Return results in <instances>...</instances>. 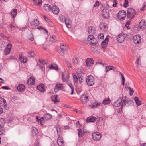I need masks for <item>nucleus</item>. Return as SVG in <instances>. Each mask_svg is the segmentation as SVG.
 I'll list each match as a JSON object with an SVG mask.
<instances>
[{
	"mask_svg": "<svg viewBox=\"0 0 146 146\" xmlns=\"http://www.w3.org/2000/svg\"><path fill=\"white\" fill-rule=\"evenodd\" d=\"M126 97L125 96H123L122 97L120 98H119L120 99H121V102H122V106H121V108L120 109H119V112L121 111H122V106L123 105H126L127 104H133V102L131 100H127V101H126Z\"/></svg>",
	"mask_w": 146,
	"mask_h": 146,
	"instance_id": "nucleus-1",
	"label": "nucleus"
},
{
	"mask_svg": "<svg viewBox=\"0 0 146 146\" xmlns=\"http://www.w3.org/2000/svg\"><path fill=\"white\" fill-rule=\"evenodd\" d=\"M136 14V12L134 9L129 8L127 10V17L128 18L132 19Z\"/></svg>",
	"mask_w": 146,
	"mask_h": 146,
	"instance_id": "nucleus-2",
	"label": "nucleus"
},
{
	"mask_svg": "<svg viewBox=\"0 0 146 146\" xmlns=\"http://www.w3.org/2000/svg\"><path fill=\"white\" fill-rule=\"evenodd\" d=\"M94 78L91 75H89L87 77L86 82L88 86H92L94 84Z\"/></svg>",
	"mask_w": 146,
	"mask_h": 146,
	"instance_id": "nucleus-3",
	"label": "nucleus"
},
{
	"mask_svg": "<svg viewBox=\"0 0 146 146\" xmlns=\"http://www.w3.org/2000/svg\"><path fill=\"white\" fill-rule=\"evenodd\" d=\"M126 13L124 10H121L119 11L118 13V19L121 20H123L126 17Z\"/></svg>",
	"mask_w": 146,
	"mask_h": 146,
	"instance_id": "nucleus-4",
	"label": "nucleus"
},
{
	"mask_svg": "<svg viewBox=\"0 0 146 146\" xmlns=\"http://www.w3.org/2000/svg\"><path fill=\"white\" fill-rule=\"evenodd\" d=\"M125 37V35L123 33H121L117 36V39L119 42L121 43L124 41Z\"/></svg>",
	"mask_w": 146,
	"mask_h": 146,
	"instance_id": "nucleus-5",
	"label": "nucleus"
},
{
	"mask_svg": "<svg viewBox=\"0 0 146 146\" xmlns=\"http://www.w3.org/2000/svg\"><path fill=\"white\" fill-rule=\"evenodd\" d=\"M80 100L82 103H86L89 101V96L86 94H83L81 96Z\"/></svg>",
	"mask_w": 146,
	"mask_h": 146,
	"instance_id": "nucleus-6",
	"label": "nucleus"
},
{
	"mask_svg": "<svg viewBox=\"0 0 146 146\" xmlns=\"http://www.w3.org/2000/svg\"><path fill=\"white\" fill-rule=\"evenodd\" d=\"M101 137L100 133L98 132H94L92 133V138L95 140H99L101 139Z\"/></svg>",
	"mask_w": 146,
	"mask_h": 146,
	"instance_id": "nucleus-7",
	"label": "nucleus"
},
{
	"mask_svg": "<svg viewBox=\"0 0 146 146\" xmlns=\"http://www.w3.org/2000/svg\"><path fill=\"white\" fill-rule=\"evenodd\" d=\"M141 37L139 35H136L133 37V41L136 44H138L141 42Z\"/></svg>",
	"mask_w": 146,
	"mask_h": 146,
	"instance_id": "nucleus-8",
	"label": "nucleus"
},
{
	"mask_svg": "<svg viewBox=\"0 0 146 146\" xmlns=\"http://www.w3.org/2000/svg\"><path fill=\"white\" fill-rule=\"evenodd\" d=\"M109 10L107 9L104 8L103 9L102 12V15L104 18H107L109 17Z\"/></svg>",
	"mask_w": 146,
	"mask_h": 146,
	"instance_id": "nucleus-9",
	"label": "nucleus"
},
{
	"mask_svg": "<svg viewBox=\"0 0 146 146\" xmlns=\"http://www.w3.org/2000/svg\"><path fill=\"white\" fill-rule=\"evenodd\" d=\"M11 44H8L7 47L5 48L4 52L6 55H7L9 54L11 50Z\"/></svg>",
	"mask_w": 146,
	"mask_h": 146,
	"instance_id": "nucleus-10",
	"label": "nucleus"
},
{
	"mask_svg": "<svg viewBox=\"0 0 146 146\" xmlns=\"http://www.w3.org/2000/svg\"><path fill=\"white\" fill-rule=\"evenodd\" d=\"M139 27L141 29H144L146 28V22L144 20H142L139 25Z\"/></svg>",
	"mask_w": 146,
	"mask_h": 146,
	"instance_id": "nucleus-11",
	"label": "nucleus"
},
{
	"mask_svg": "<svg viewBox=\"0 0 146 146\" xmlns=\"http://www.w3.org/2000/svg\"><path fill=\"white\" fill-rule=\"evenodd\" d=\"M94 60L91 58H88L86 59V64L87 66L90 67L94 64Z\"/></svg>",
	"mask_w": 146,
	"mask_h": 146,
	"instance_id": "nucleus-12",
	"label": "nucleus"
},
{
	"mask_svg": "<svg viewBox=\"0 0 146 146\" xmlns=\"http://www.w3.org/2000/svg\"><path fill=\"white\" fill-rule=\"evenodd\" d=\"M52 12L55 14H57L59 12L58 8L56 5L53 6L51 7V10Z\"/></svg>",
	"mask_w": 146,
	"mask_h": 146,
	"instance_id": "nucleus-13",
	"label": "nucleus"
},
{
	"mask_svg": "<svg viewBox=\"0 0 146 146\" xmlns=\"http://www.w3.org/2000/svg\"><path fill=\"white\" fill-rule=\"evenodd\" d=\"M58 144L60 146H64V142L63 141V139L59 136L57 139Z\"/></svg>",
	"mask_w": 146,
	"mask_h": 146,
	"instance_id": "nucleus-14",
	"label": "nucleus"
},
{
	"mask_svg": "<svg viewBox=\"0 0 146 146\" xmlns=\"http://www.w3.org/2000/svg\"><path fill=\"white\" fill-rule=\"evenodd\" d=\"M100 29L102 31H106L108 29L107 26L104 23H102L99 25Z\"/></svg>",
	"mask_w": 146,
	"mask_h": 146,
	"instance_id": "nucleus-15",
	"label": "nucleus"
},
{
	"mask_svg": "<svg viewBox=\"0 0 146 146\" xmlns=\"http://www.w3.org/2000/svg\"><path fill=\"white\" fill-rule=\"evenodd\" d=\"M88 32L89 34H94L96 32L95 28L93 26H90L88 27Z\"/></svg>",
	"mask_w": 146,
	"mask_h": 146,
	"instance_id": "nucleus-16",
	"label": "nucleus"
},
{
	"mask_svg": "<svg viewBox=\"0 0 146 146\" xmlns=\"http://www.w3.org/2000/svg\"><path fill=\"white\" fill-rule=\"evenodd\" d=\"M57 40V38L55 35H52L50 37L49 41L51 43L55 42Z\"/></svg>",
	"mask_w": 146,
	"mask_h": 146,
	"instance_id": "nucleus-17",
	"label": "nucleus"
},
{
	"mask_svg": "<svg viewBox=\"0 0 146 146\" xmlns=\"http://www.w3.org/2000/svg\"><path fill=\"white\" fill-rule=\"evenodd\" d=\"M62 78L64 82H67L69 80V75L67 73L65 74L62 73Z\"/></svg>",
	"mask_w": 146,
	"mask_h": 146,
	"instance_id": "nucleus-18",
	"label": "nucleus"
},
{
	"mask_svg": "<svg viewBox=\"0 0 146 146\" xmlns=\"http://www.w3.org/2000/svg\"><path fill=\"white\" fill-rule=\"evenodd\" d=\"M121 99H120L119 98L118 99L117 101L114 102L113 103V105L116 107H119L120 106L122 103V102H121Z\"/></svg>",
	"mask_w": 146,
	"mask_h": 146,
	"instance_id": "nucleus-19",
	"label": "nucleus"
},
{
	"mask_svg": "<svg viewBox=\"0 0 146 146\" xmlns=\"http://www.w3.org/2000/svg\"><path fill=\"white\" fill-rule=\"evenodd\" d=\"M62 85L61 83L57 84L54 88V90L56 92H57L58 91L60 90L62 88Z\"/></svg>",
	"mask_w": 146,
	"mask_h": 146,
	"instance_id": "nucleus-20",
	"label": "nucleus"
},
{
	"mask_svg": "<svg viewBox=\"0 0 146 146\" xmlns=\"http://www.w3.org/2000/svg\"><path fill=\"white\" fill-rule=\"evenodd\" d=\"M17 90L19 92H23L25 90V86L23 84H19L17 88Z\"/></svg>",
	"mask_w": 146,
	"mask_h": 146,
	"instance_id": "nucleus-21",
	"label": "nucleus"
},
{
	"mask_svg": "<svg viewBox=\"0 0 146 146\" xmlns=\"http://www.w3.org/2000/svg\"><path fill=\"white\" fill-rule=\"evenodd\" d=\"M96 120V118L94 117L91 116L88 117L86 119L88 122H94Z\"/></svg>",
	"mask_w": 146,
	"mask_h": 146,
	"instance_id": "nucleus-22",
	"label": "nucleus"
},
{
	"mask_svg": "<svg viewBox=\"0 0 146 146\" xmlns=\"http://www.w3.org/2000/svg\"><path fill=\"white\" fill-rule=\"evenodd\" d=\"M21 56H19V58L20 60L23 63H26L27 62V59L26 57H23Z\"/></svg>",
	"mask_w": 146,
	"mask_h": 146,
	"instance_id": "nucleus-23",
	"label": "nucleus"
},
{
	"mask_svg": "<svg viewBox=\"0 0 146 146\" xmlns=\"http://www.w3.org/2000/svg\"><path fill=\"white\" fill-rule=\"evenodd\" d=\"M39 23L38 21L37 20H34L31 23V26L32 27H35L38 25Z\"/></svg>",
	"mask_w": 146,
	"mask_h": 146,
	"instance_id": "nucleus-24",
	"label": "nucleus"
},
{
	"mask_svg": "<svg viewBox=\"0 0 146 146\" xmlns=\"http://www.w3.org/2000/svg\"><path fill=\"white\" fill-rule=\"evenodd\" d=\"M37 88V89L41 92H44V85L42 84H41L40 85H38Z\"/></svg>",
	"mask_w": 146,
	"mask_h": 146,
	"instance_id": "nucleus-25",
	"label": "nucleus"
},
{
	"mask_svg": "<svg viewBox=\"0 0 146 146\" xmlns=\"http://www.w3.org/2000/svg\"><path fill=\"white\" fill-rule=\"evenodd\" d=\"M35 83V80L34 78L31 77L27 81V83L29 85H33Z\"/></svg>",
	"mask_w": 146,
	"mask_h": 146,
	"instance_id": "nucleus-26",
	"label": "nucleus"
},
{
	"mask_svg": "<svg viewBox=\"0 0 146 146\" xmlns=\"http://www.w3.org/2000/svg\"><path fill=\"white\" fill-rule=\"evenodd\" d=\"M44 9L47 11H50L51 10V7L48 4H45L44 5Z\"/></svg>",
	"mask_w": 146,
	"mask_h": 146,
	"instance_id": "nucleus-27",
	"label": "nucleus"
},
{
	"mask_svg": "<svg viewBox=\"0 0 146 146\" xmlns=\"http://www.w3.org/2000/svg\"><path fill=\"white\" fill-rule=\"evenodd\" d=\"M58 96L56 95H52L51 97V100L53 101L55 103L57 102H58L59 101L58 100L57 97Z\"/></svg>",
	"mask_w": 146,
	"mask_h": 146,
	"instance_id": "nucleus-28",
	"label": "nucleus"
},
{
	"mask_svg": "<svg viewBox=\"0 0 146 146\" xmlns=\"http://www.w3.org/2000/svg\"><path fill=\"white\" fill-rule=\"evenodd\" d=\"M60 48L62 51H66L68 50V48L64 44H60Z\"/></svg>",
	"mask_w": 146,
	"mask_h": 146,
	"instance_id": "nucleus-29",
	"label": "nucleus"
},
{
	"mask_svg": "<svg viewBox=\"0 0 146 146\" xmlns=\"http://www.w3.org/2000/svg\"><path fill=\"white\" fill-rule=\"evenodd\" d=\"M0 101L1 102V103L4 106L6 107L7 103L5 100L1 97H0Z\"/></svg>",
	"mask_w": 146,
	"mask_h": 146,
	"instance_id": "nucleus-30",
	"label": "nucleus"
},
{
	"mask_svg": "<svg viewBox=\"0 0 146 146\" xmlns=\"http://www.w3.org/2000/svg\"><path fill=\"white\" fill-rule=\"evenodd\" d=\"M108 36H106L105 40L102 42V45L106 46L108 44Z\"/></svg>",
	"mask_w": 146,
	"mask_h": 146,
	"instance_id": "nucleus-31",
	"label": "nucleus"
},
{
	"mask_svg": "<svg viewBox=\"0 0 146 146\" xmlns=\"http://www.w3.org/2000/svg\"><path fill=\"white\" fill-rule=\"evenodd\" d=\"M17 10L16 9H15L11 12L10 13L12 16V17L15 18L17 15Z\"/></svg>",
	"mask_w": 146,
	"mask_h": 146,
	"instance_id": "nucleus-32",
	"label": "nucleus"
},
{
	"mask_svg": "<svg viewBox=\"0 0 146 146\" xmlns=\"http://www.w3.org/2000/svg\"><path fill=\"white\" fill-rule=\"evenodd\" d=\"M135 101L136 102V104L137 106H139L141 104V101L139 100V98L137 97H135Z\"/></svg>",
	"mask_w": 146,
	"mask_h": 146,
	"instance_id": "nucleus-33",
	"label": "nucleus"
},
{
	"mask_svg": "<svg viewBox=\"0 0 146 146\" xmlns=\"http://www.w3.org/2000/svg\"><path fill=\"white\" fill-rule=\"evenodd\" d=\"M44 117L46 120H47L51 118L52 115L50 114L46 113L44 115Z\"/></svg>",
	"mask_w": 146,
	"mask_h": 146,
	"instance_id": "nucleus-34",
	"label": "nucleus"
},
{
	"mask_svg": "<svg viewBox=\"0 0 146 146\" xmlns=\"http://www.w3.org/2000/svg\"><path fill=\"white\" fill-rule=\"evenodd\" d=\"M101 104V103L100 102H96L94 103V104L92 106V108H95L96 107L98 106Z\"/></svg>",
	"mask_w": 146,
	"mask_h": 146,
	"instance_id": "nucleus-35",
	"label": "nucleus"
},
{
	"mask_svg": "<svg viewBox=\"0 0 146 146\" xmlns=\"http://www.w3.org/2000/svg\"><path fill=\"white\" fill-rule=\"evenodd\" d=\"M27 56L29 58L33 57L35 56V53L33 51H31V52L28 53Z\"/></svg>",
	"mask_w": 146,
	"mask_h": 146,
	"instance_id": "nucleus-36",
	"label": "nucleus"
},
{
	"mask_svg": "<svg viewBox=\"0 0 146 146\" xmlns=\"http://www.w3.org/2000/svg\"><path fill=\"white\" fill-rule=\"evenodd\" d=\"M67 84H68V85L69 86L70 88L71 89L72 92L71 93V95H72L73 94L74 92V90L73 87V86L71 83L68 82Z\"/></svg>",
	"mask_w": 146,
	"mask_h": 146,
	"instance_id": "nucleus-37",
	"label": "nucleus"
},
{
	"mask_svg": "<svg viewBox=\"0 0 146 146\" xmlns=\"http://www.w3.org/2000/svg\"><path fill=\"white\" fill-rule=\"evenodd\" d=\"M43 17L45 19V20L49 23V24L51 26H52L53 23L50 20V19L47 18L45 16H44Z\"/></svg>",
	"mask_w": 146,
	"mask_h": 146,
	"instance_id": "nucleus-38",
	"label": "nucleus"
},
{
	"mask_svg": "<svg viewBox=\"0 0 146 146\" xmlns=\"http://www.w3.org/2000/svg\"><path fill=\"white\" fill-rule=\"evenodd\" d=\"M32 132L34 135H36L38 133L37 129L35 127H33L32 128Z\"/></svg>",
	"mask_w": 146,
	"mask_h": 146,
	"instance_id": "nucleus-39",
	"label": "nucleus"
},
{
	"mask_svg": "<svg viewBox=\"0 0 146 146\" xmlns=\"http://www.w3.org/2000/svg\"><path fill=\"white\" fill-rule=\"evenodd\" d=\"M110 100L109 99H105L103 101V103L104 105L110 103Z\"/></svg>",
	"mask_w": 146,
	"mask_h": 146,
	"instance_id": "nucleus-40",
	"label": "nucleus"
},
{
	"mask_svg": "<svg viewBox=\"0 0 146 146\" xmlns=\"http://www.w3.org/2000/svg\"><path fill=\"white\" fill-rule=\"evenodd\" d=\"M89 42L92 44H97V41L96 39L94 38Z\"/></svg>",
	"mask_w": 146,
	"mask_h": 146,
	"instance_id": "nucleus-41",
	"label": "nucleus"
},
{
	"mask_svg": "<svg viewBox=\"0 0 146 146\" xmlns=\"http://www.w3.org/2000/svg\"><path fill=\"white\" fill-rule=\"evenodd\" d=\"M78 131V134L79 137H82L84 134V133L80 129H77Z\"/></svg>",
	"mask_w": 146,
	"mask_h": 146,
	"instance_id": "nucleus-42",
	"label": "nucleus"
},
{
	"mask_svg": "<svg viewBox=\"0 0 146 146\" xmlns=\"http://www.w3.org/2000/svg\"><path fill=\"white\" fill-rule=\"evenodd\" d=\"M4 119L3 118L0 119V127H3L4 124Z\"/></svg>",
	"mask_w": 146,
	"mask_h": 146,
	"instance_id": "nucleus-43",
	"label": "nucleus"
},
{
	"mask_svg": "<svg viewBox=\"0 0 146 146\" xmlns=\"http://www.w3.org/2000/svg\"><path fill=\"white\" fill-rule=\"evenodd\" d=\"M73 62L76 64H77L79 62V59L77 57H74L73 58Z\"/></svg>",
	"mask_w": 146,
	"mask_h": 146,
	"instance_id": "nucleus-44",
	"label": "nucleus"
},
{
	"mask_svg": "<svg viewBox=\"0 0 146 146\" xmlns=\"http://www.w3.org/2000/svg\"><path fill=\"white\" fill-rule=\"evenodd\" d=\"M113 67L111 66H107L106 67V72L113 69Z\"/></svg>",
	"mask_w": 146,
	"mask_h": 146,
	"instance_id": "nucleus-45",
	"label": "nucleus"
},
{
	"mask_svg": "<svg viewBox=\"0 0 146 146\" xmlns=\"http://www.w3.org/2000/svg\"><path fill=\"white\" fill-rule=\"evenodd\" d=\"M65 24L67 27L68 28H70L71 27L72 21H70L69 22H67L65 21Z\"/></svg>",
	"mask_w": 146,
	"mask_h": 146,
	"instance_id": "nucleus-46",
	"label": "nucleus"
},
{
	"mask_svg": "<svg viewBox=\"0 0 146 146\" xmlns=\"http://www.w3.org/2000/svg\"><path fill=\"white\" fill-rule=\"evenodd\" d=\"M94 37L93 35H92V34H91L88 36V41L89 42L91 40H92L94 39Z\"/></svg>",
	"mask_w": 146,
	"mask_h": 146,
	"instance_id": "nucleus-47",
	"label": "nucleus"
},
{
	"mask_svg": "<svg viewBox=\"0 0 146 146\" xmlns=\"http://www.w3.org/2000/svg\"><path fill=\"white\" fill-rule=\"evenodd\" d=\"M49 68L50 69H56L57 68V66L55 64H52L49 66Z\"/></svg>",
	"mask_w": 146,
	"mask_h": 146,
	"instance_id": "nucleus-48",
	"label": "nucleus"
},
{
	"mask_svg": "<svg viewBox=\"0 0 146 146\" xmlns=\"http://www.w3.org/2000/svg\"><path fill=\"white\" fill-rule=\"evenodd\" d=\"M42 3L41 0H35L34 1V4L35 5H40Z\"/></svg>",
	"mask_w": 146,
	"mask_h": 146,
	"instance_id": "nucleus-49",
	"label": "nucleus"
},
{
	"mask_svg": "<svg viewBox=\"0 0 146 146\" xmlns=\"http://www.w3.org/2000/svg\"><path fill=\"white\" fill-rule=\"evenodd\" d=\"M98 37L99 39H103L104 38V35L103 34L100 33L98 35Z\"/></svg>",
	"mask_w": 146,
	"mask_h": 146,
	"instance_id": "nucleus-50",
	"label": "nucleus"
},
{
	"mask_svg": "<svg viewBox=\"0 0 146 146\" xmlns=\"http://www.w3.org/2000/svg\"><path fill=\"white\" fill-rule=\"evenodd\" d=\"M74 82V83H76L78 82V78L76 75H73Z\"/></svg>",
	"mask_w": 146,
	"mask_h": 146,
	"instance_id": "nucleus-51",
	"label": "nucleus"
},
{
	"mask_svg": "<svg viewBox=\"0 0 146 146\" xmlns=\"http://www.w3.org/2000/svg\"><path fill=\"white\" fill-rule=\"evenodd\" d=\"M56 129L58 135L60 136V127H57Z\"/></svg>",
	"mask_w": 146,
	"mask_h": 146,
	"instance_id": "nucleus-52",
	"label": "nucleus"
},
{
	"mask_svg": "<svg viewBox=\"0 0 146 146\" xmlns=\"http://www.w3.org/2000/svg\"><path fill=\"white\" fill-rule=\"evenodd\" d=\"M128 0H125V2L124 3L123 6L125 7H126L128 6Z\"/></svg>",
	"mask_w": 146,
	"mask_h": 146,
	"instance_id": "nucleus-53",
	"label": "nucleus"
},
{
	"mask_svg": "<svg viewBox=\"0 0 146 146\" xmlns=\"http://www.w3.org/2000/svg\"><path fill=\"white\" fill-rule=\"evenodd\" d=\"M130 90L129 94L130 96H132L133 93V89L129 87L128 88Z\"/></svg>",
	"mask_w": 146,
	"mask_h": 146,
	"instance_id": "nucleus-54",
	"label": "nucleus"
},
{
	"mask_svg": "<svg viewBox=\"0 0 146 146\" xmlns=\"http://www.w3.org/2000/svg\"><path fill=\"white\" fill-rule=\"evenodd\" d=\"M113 6L114 7H116L117 5V0H114L113 1Z\"/></svg>",
	"mask_w": 146,
	"mask_h": 146,
	"instance_id": "nucleus-55",
	"label": "nucleus"
},
{
	"mask_svg": "<svg viewBox=\"0 0 146 146\" xmlns=\"http://www.w3.org/2000/svg\"><path fill=\"white\" fill-rule=\"evenodd\" d=\"M66 63L67 64V66L69 68H71L72 67L70 63L68 61L66 60Z\"/></svg>",
	"mask_w": 146,
	"mask_h": 146,
	"instance_id": "nucleus-56",
	"label": "nucleus"
},
{
	"mask_svg": "<svg viewBox=\"0 0 146 146\" xmlns=\"http://www.w3.org/2000/svg\"><path fill=\"white\" fill-rule=\"evenodd\" d=\"M10 28L12 29H13L15 27V24L14 23H11L10 25Z\"/></svg>",
	"mask_w": 146,
	"mask_h": 146,
	"instance_id": "nucleus-57",
	"label": "nucleus"
},
{
	"mask_svg": "<svg viewBox=\"0 0 146 146\" xmlns=\"http://www.w3.org/2000/svg\"><path fill=\"white\" fill-rule=\"evenodd\" d=\"M64 21H65H65H67V22H69L70 21H72L71 19L69 18H66L64 19Z\"/></svg>",
	"mask_w": 146,
	"mask_h": 146,
	"instance_id": "nucleus-58",
	"label": "nucleus"
},
{
	"mask_svg": "<svg viewBox=\"0 0 146 146\" xmlns=\"http://www.w3.org/2000/svg\"><path fill=\"white\" fill-rule=\"evenodd\" d=\"M99 1H97L94 4V6L95 7L98 6L99 5Z\"/></svg>",
	"mask_w": 146,
	"mask_h": 146,
	"instance_id": "nucleus-59",
	"label": "nucleus"
},
{
	"mask_svg": "<svg viewBox=\"0 0 146 146\" xmlns=\"http://www.w3.org/2000/svg\"><path fill=\"white\" fill-rule=\"evenodd\" d=\"M31 36L28 37V38L31 41H33L34 40V38L33 37V34L31 33Z\"/></svg>",
	"mask_w": 146,
	"mask_h": 146,
	"instance_id": "nucleus-60",
	"label": "nucleus"
},
{
	"mask_svg": "<svg viewBox=\"0 0 146 146\" xmlns=\"http://www.w3.org/2000/svg\"><path fill=\"white\" fill-rule=\"evenodd\" d=\"M39 61L40 62L41 64H46V63L45 62H44V60L42 59H40L39 60Z\"/></svg>",
	"mask_w": 146,
	"mask_h": 146,
	"instance_id": "nucleus-61",
	"label": "nucleus"
},
{
	"mask_svg": "<svg viewBox=\"0 0 146 146\" xmlns=\"http://www.w3.org/2000/svg\"><path fill=\"white\" fill-rule=\"evenodd\" d=\"M3 132V128L0 127V135H1Z\"/></svg>",
	"mask_w": 146,
	"mask_h": 146,
	"instance_id": "nucleus-62",
	"label": "nucleus"
},
{
	"mask_svg": "<svg viewBox=\"0 0 146 146\" xmlns=\"http://www.w3.org/2000/svg\"><path fill=\"white\" fill-rule=\"evenodd\" d=\"M76 126L77 127L79 128L81 127V125L80 124L79 121H78L76 123Z\"/></svg>",
	"mask_w": 146,
	"mask_h": 146,
	"instance_id": "nucleus-63",
	"label": "nucleus"
},
{
	"mask_svg": "<svg viewBox=\"0 0 146 146\" xmlns=\"http://www.w3.org/2000/svg\"><path fill=\"white\" fill-rule=\"evenodd\" d=\"M120 74L121 76L122 80V81H125V78L124 76L121 73H120Z\"/></svg>",
	"mask_w": 146,
	"mask_h": 146,
	"instance_id": "nucleus-64",
	"label": "nucleus"
}]
</instances>
